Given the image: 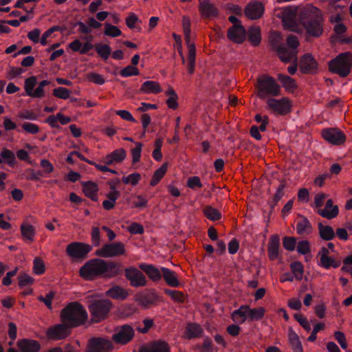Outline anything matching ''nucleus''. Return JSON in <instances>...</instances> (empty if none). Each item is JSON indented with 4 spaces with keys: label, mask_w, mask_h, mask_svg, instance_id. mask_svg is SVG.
Masks as SVG:
<instances>
[{
    "label": "nucleus",
    "mask_w": 352,
    "mask_h": 352,
    "mask_svg": "<svg viewBox=\"0 0 352 352\" xmlns=\"http://www.w3.org/2000/svg\"><path fill=\"white\" fill-rule=\"evenodd\" d=\"M276 15L284 28L292 32L301 33L305 30L308 35L314 37L320 36L323 32L322 12L311 4L285 7L278 10Z\"/></svg>",
    "instance_id": "f257e3e1"
},
{
    "label": "nucleus",
    "mask_w": 352,
    "mask_h": 352,
    "mask_svg": "<svg viewBox=\"0 0 352 352\" xmlns=\"http://www.w3.org/2000/svg\"><path fill=\"white\" fill-rule=\"evenodd\" d=\"M121 272V265L118 263L94 258L82 266L79 274L82 278L91 280L99 276L111 278L119 275Z\"/></svg>",
    "instance_id": "f03ea898"
},
{
    "label": "nucleus",
    "mask_w": 352,
    "mask_h": 352,
    "mask_svg": "<svg viewBox=\"0 0 352 352\" xmlns=\"http://www.w3.org/2000/svg\"><path fill=\"white\" fill-rule=\"evenodd\" d=\"M60 318L70 327H78L86 322L87 313L80 304L72 302L61 311Z\"/></svg>",
    "instance_id": "7ed1b4c3"
},
{
    "label": "nucleus",
    "mask_w": 352,
    "mask_h": 352,
    "mask_svg": "<svg viewBox=\"0 0 352 352\" xmlns=\"http://www.w3.org/2000/svg\"><path fill=\"white\" fill-rule=\"evenodd\" d=\"M265 313L263 307L251 308L249 305H241L231 314L232 320L237 324H243L245 322L258 321L261 320Z\"/></svg>",
    "instance_id": "20e7f679"
},
{
    "label": "nucleus",
    "mask_w": 352,
    "mask_h": 352,
    "mask_svg": "<svg viewBox=\"0 0 352 352\" xmlns=\"http://www.w3.org/2000/svg\"><path fill=\"white\" fill-rule=\"evenodd\" d=\"M352 67V54L344 52L339 54L329 63V70L341 77L347 76Z\"/></svg>",
    "instance_id": "39448f33"
},
{
    "label": "nucleus",
    "mask_w": 352,
    "mask_h": 352,
    "mask_svg": "<svg viewBox=\"0 0 352 352\" xmlns=\"http://www.w3.org/2000/svg\"><path fill=\"white\" fill-rule=\"evenodd\" d=\"M258 96L261 98H265L271 95L276 96L280 93V86L275 80L269 76H260L257 80Z\"/></svg>",
    "instance_id": "423d86ee"
},
{
    "label": "nucleus",
    "mask_w": 352,
    "mask_h": 352,
    "mask_svg": "<svg viewBox=\"0 0 352 352\" xmlns=\"http://www.w3.org/2000/svg\"><path fill=\"white\" fill-rule=\"evenodd\" d=\"M37 80L36 76H33L28 78L24 82V89L28 96L35 98H42L45 95L44 87L49 85L50 82L46 80H42L38 83V87L34 89Z\"/></svg>",
    "instance_id": "0eeeda50"
},
{
    "label": "nucleus",
    "mask_w": 352,
    "mask_h": 352,
    "mask_svg": "<svg viewBox=\"0 0 352 352\" xmlns=\"http://www.w3.org/2000/svg\"><path fill=\"white\" fill-rule=\"evenodd\" d=\"M111 307V303L108 300H100L93 302L89 306V310L91 314V320L94 322H98L104 320Z\"/></svg>",
    "instance_id": "6e6552de"
},
{
    "label": "nucleus",
    "mask_w": 352,
    "mask_h": 352,
    "mask_svg": "<svg viewBox=\"0 0 352 352\" xmlns=\"http://www.w3.org/2000/svg\"><path fill=\"white\" fill-rule=\"evenodd\" d=\"M125 253V245L122 242L106 243L96 252L97 256L104 258L116 257L124 255Z\"/></svg>",
    "instance_id": "1a4fd4ad"
},
{
    "label": "nucleus",
    "mask_w": 352,
    "mask_h": 352,
    "mask_svg": "<svg viewBox=\"0 0 352 352\" xmlns=\"http://www.w3.org/2000/svg\"><path fill=\"white\" fill-rule=\"evenodd\" d=\"M268 109L278 115H286L292 110V101L286 97L280 99L270 98L267 100Z\"/></svg>",
    "instance_id": "9d476101"
},
{
    "label": "nucleus",
    "mask_w": 352,
    "mask_h": 352,
    "mask_svg": "<svg viewBox=\"0 0 352 352\" xmlns=\"http://www.w3.org/2000/svg\"><path fill=\"white\" fill-rule=\"evenodd\" d=\"M124 275L130 285L134 287H144L146 279L143 273L135 267L125 268Z\"/></svg>",
    "instance_id": "9b49d317"
},
{
    "label": "nucleus",
    "mask_w": 352,
    "mask_h": 352,
    "mask_svg": "<svg viewBox=\"0 0 352 352\" xmlns=\"http://www.w3.org/2000/svg\"><path fill=\"white\" fill-rule=\"evenodd\" d=\"M298 67L302 74H314L318 72V63L311 54L307 53L300 57Z\"/></svg>",
    "instance_id": "f8f14e48"
},
{
    "label": "nucleus",
    "mask_w": 352,
    "mask_h": 352,
    "mask_svg": "<svg viewBox=\"0 0 352 352\" xmlns=\"http://www.w3.org/2000/svg\"><path fill=\"white\" fill-rule=\"evenodd\" d=\"M90 250L91 247L89 245L80 242L71 243L66 248L67 255L72 259L82 258Z\"/></svg>",
    "instance_id": "ddd939ff"
},
{
    "label": "nucleus",
    "mask_w": 352,
    "mask_h": 352,
    "mask_svg": "<svg viewBox=\"0 0 352 352\" xmlns=\"http://www.w3.org/2000/svg\"><path fill=\"white\" fill-rule=\"evenodd\" d=\"M134 333V330L131 326L127 324L122 325L118 327L115 329L112 339L118 344H125L132 340Z\"/></svg>",
    "instance_id": "4468645a"
},
{
    "label": "nucleus",
    "mask_w": 352,
    "mask_h": 352,
    "mask_svg": "<svg viewBox=\"0 0 352 352\" xmlns=\"http://www.w3.org/2000/svg\"><path fill=\"white\" fill-rule=\"evenodd\" d=\"M199 11L201 18L204 19H212L217 17L219 10L217 7L210 0H200Z\"/></svg>",
    "instance_id": "2eb2a0df"
},
{
    "label": "nucleus",
    "mask_w": 352,
    "mask_h": 352,
    "mask_svg": "<svg viewBox=\"0 0 352 352\" xmlns=\"http://www.w3.org/2000/svg\"><path fill=\"white\" fill-rule=\"evenodd\" d=\"M321 134L322 138L331 144L340 145L346 140L344 134L338 129H325L322 130Z\"/></svg>",
    "instance_id": "dca6fc26"
},
{
    "label": "nucleus",
    "mask_w": 352,
    "mask_h": 352,
    "mask_svg": "<svg viewBox=\"0 0 352 352\" xmlns=\"http://www.w3.org/2000/svg\"><path fill=\"white\" fill-rule=\"evenodd\" d=\"M112 347V343L109 340L95 338L89 342L88 352H109Z\"/></svg>",
    "instance_id": "f3484780"
},
{
    "label": "nucleus",
    "mask_w": 352,
    "mask_h": 352,
    "mask_svg": "<svg viewBox=\"0 0 352 352\" xmlns=\"http://www.w3.org/2000/svg\"><path fill=\"white\" fill-rule=\"evenodd\" d=\"M69 327L65 323L54 325L47 329L46 336L54 340L64 339L69 335Z\"/></svg>",
    "instance_id": "a211bd4d"
},
{
    "label": "nucleus",
    "mask_w": 352,
    "mask_h": 352,
    "mask_svg": "<svg viewBox=\"0 0 352 352\" xmlns=\"http://www.w3.org/2000/svg\"><path fill=\"white\" fill-rule=\"evenodd\" d=\"M264 12V6L258 1H252L247 5L245 9V16L252 20L259 19Z\"/></svg>",
    "instance_id": "6ab92c4d"
},
{
    "label": "nucleus",
    "mask_w": 352,
    "mask_h": 352,
    "mask_svg": "<svg viewBox=\"0 0 352 352\" xmlns=\"http://www.w3.org/2000/svg\"><path fill=\"white\" fill-rule=\"evenodd\" d=\"M126 157V152L124 148H118L107 154L102 162L107 165H113L122 163Z\"/></svg>",
    "instance_id": "aec40b11"
},
{
    "label": "nucleus",
    "mask_w": 352,
    "mask_h": 352,
    "mask_svg": "<svg viewBox=\"0 0 352 352\" xmlns=\"http://www.w3.org/2000/svg\"><path fill=\"white\" fill-rule=\"evenodd\" d=\"M228 37L230 41L236 43H241L246 38L245 30L241 25L236 24L229 28L228 31Z\"/></svg>",
    "instance_id": "412c9836"
},
{
    "label": "nucleus",
    "mask_w": 352,
    "mask_h": 352,
    "mask_svg": "<svg viewBox=\"0 0 352 352\" xmlns=\"http://www.w3.org/2000/svg\"><path fill=\"white\" fill-rule=\"evenodd\" d=\"M318 256L320 257L319 265L325 269H329L331 267L336 268L340 265L334 257L330 256V254H329V252L325 248L320 249L318 252Z\"/></svg>",
    "instance_id": "4be33fe9"
},
{
    "label": "nucleus",
    "mask_w": 352,
    "mask_h": 352,
    "mask_svg": "<svg viewBox=\"0 0 352 352\" xmlns=\"http://www.w3.org/2000/svg\"><path fill=\"white\" fill-rule=\"evenodd\" d=\"M19 352H38L41 345L37 340L24 338L17 342Z\"/></svg>",
    "instance_id": "5701e85b"
},
{
    "label": "nucleus",
    "mask_w": 352,
    "mask_h": 352,
    "mask_svg": "<svg viewBox=\"0 0 352 352\" xmlns=\"http://www.w3.org/2000/svg\"><path fill=\"white\" fill-rule=\"evenodd\" d=\"M277 53L279 58L284 63H296L297 60L298 51L287 49L285 47L280 46L277 48Z\"/></svg>",
    "instance_id": "b1692460"
},
{
    "label": "nucleus",
    "mask_w": 352,
    "mask_h": 352,
    "mask_svg": "<svg viewBox=\"0 0 352 352\" xmlns=\"http://www.w3.org/2000/svg\"><path fill=\"white\" fill-rule=\"evenodd\" d=\"M68 47L73 52H78L80 54H85L89 50H92L94 45L91 43L87 41L82 43L80 40L75 39L68 45Z\"/></svg>",
    "instance_id": "393cba45"
},
{
    "label": "nucleus",
    "mask_w": 352,
    "mask_h": 352,
    "mask_svg": "<svg viewBox=\"0 0 352 352\" xmlns=\"http://www.w3.org/2000/svg\"><path fill=\"white\" fill-rule=\"evenodd\" d=\"M318 213L322 217L331 219L338 215V207L333 204L331 199H329L326 203L324 208L318 209Z\"/></svg>",
    "instance_id": "a878e982"
},
{
    "label": "nucleus",
    "mask_w": 352,
    "mask_h": 352,
    "mask_svg": "<svg viewBox=\"0 0 352 352\" xmlns=\"http://www.w3.org/2000/svg\"><path fill=\"white\" fill-rule=\"evenodd\" d=\"M280 248V239L278 235H272L268 243V256L270 260H275L278 258Z\"/></svg>",
    "instance_id": "bb28decb"
},
{
    "label": "nucleus",
    "mask_w": 352,
    "mask_h": 352,
    "mask_svg": "<svg viewBox=\"0 0 352 352\" xmlns=\"http://www.w3.org/2000/svg\"><path fill=\"white\" fill-rule=\"evenodd\" d=\"M139 267L153 281H158L162 278V272L161 269L159 270L153 265L141 263L139 265Z\"/></svg>",
    "instance_id": "cd10ccee"
},
{
    "label": "nucleus",
    "mask_w": 352,
    "mask_h": 352,
    "mask_svg": "<svg viewBox=\"0 0 352 352\" xmlns=\"http://www.w3.org/2000/svg\"><path fill=\"white\" fill-rule=\"evenodd\" d=\"M20 230L22 237L25 242L31 243L34 241L36 230L33 226L27 221H24L21 225Z\"/></svg>",
    "instance_id": "c85d7f7f"
},
{
    "label": "nucleus",
    "mask_w": 352,
    "mask_h": 352,
    "mask_svg": "<svg viewBox=\"0 0 352 352\" xmlns=\"http://www.w3.org/2000/svg\"><path fill=\"white\" fill-rule=\"evenodd\" d=\"M140 91L143 94H157L162 92V89L158 82L153 80H147L142 83Z\"/></svg>",
    "instance_id": "c756f323"
},
{
    "label": "nucleus",
    "mask_w": 352,
    "mask_h": 352,
    "mask_svg": "<svg viewBox=\"0 0 352 352\" xmlns=\"http://www.w3.org/2000/svg\"><path fill=\"white\" fill-rule=\"evenodd\" d=\"M277 78L286 91L294 93L296 90L298 85L294 78L280 74L278 75Z\"/></svg>",
    "instance_id": "7c9ffc66"
},
{
    "label": "nucleus",
    "mask_w": 352,
    "mask_h": 352,
    "mask_svg": "<svg viewBox=\"0 0 352 352\" xmlns=\"http://www.w3.org/2000/svg\"><path fill=\"white\" fill-rule=\"evenodd\" d=\"M71 122V118L69 116H65L61 113H58L55 116H50L46 122L49 124L52 127L56 128L60 124H67Z\"/></svg>",
    "instance_id": "2f4dec72"
},
{
    "label": "nucleus",
    "mask_w": 352,
    "mask_h": 352,
    "mask_svg": "<svg viewBox=\"0 0 352 352\" xmlns=\"http://www.w3.org/2000/svg\"><path fill=\"white\" fill-rule=\"evenodd\" d=\"M161 270L164 279L168 285L174 287L179 286V281L175 272L163 267H161Z\"/></svg>",
    "instance_id": "473e14b6"
},
{
    "label": "nucleus",
    "mask_w": 352,
    "mask_h": 352,
    "mask_svg": "<svg viewBox=\"0 0 352 352\" xmlns=\"http://www.w3.org/2000/svg\"><path fill=\"white\" fill-rule=\"evenodd\" d=\"M106 294L112 298L122 300L127 298L129 292L126 289L116 285L107 291Z\"/></svg>",
    "instance_id": "72a5a7b5"
},
{
    "label": "nucleus",
    "mask_w": 352,
    "mask_h": 352,
    "mask_svg": "<svg viewBox=\"0 0 352 352\" xmlns=\"http://www.w3.org/2000/svg\"><path fill=\"white\" fill-rule=\"evenodd\" d=\"M85 195L93 201L98 200V187L96 183L92 182H85L82 185Z\"/></svg>",
    "instance_id": "f704fd0d"
},
{
    "label": "nucleus",
    "mask_w": 352,
    "mask_h": 352,
    "mask_svg": "<svg viewBox=\"0 0 352 352\" xmlns=\"http://www.w3.org/2000/svg\"><path fill=\"white\" fill-rule=\"evenodd\" d=\"M140 352H169V346L165 342L159 341L142 349Z\"/></svg>",
    "instance_id": "c9c22d12"
},
{
    "label": "nucleus",
    "mask_w": 352,
    "mask_h": 352,
    "mask_svg": "<svg viewBox=\"0 0 352 352\" xmlns=\"http://www.w3.org/2000/svg\"><path fill=\"white\" fill-rule=\"evenodd\" d=\"M131 208L143 209L148 206V199L142 195H133L131 198Z\"/></svg>",
    "instance_id": "e433bc0d"
},
{
    "label": "nucleus",
    "mask_w": 352,
    "mask_h": 352,
    "mask_svg": "<svg viewBox=\"0 0 352 352\" xmlns=\"http://www.w3.org/2000/svg\"><path fill=\"white\" fill-rule=\"evenodd\" d=\"M165 94L168 96L166 104L169 109H176L178 107V96L172 87H169Z\"/></svg>",
    "instance_id": "4c0bfd02"
},
{
    "label": "nucleus",
    "mask_w": 352,
    "mask_h": 352,
    "mask_svg": "<svg viewBox=\"0 0 352 352\" xmlns=\"http://www.w3.org/2000/svg\"><path fill=\"white\" fill-rule=\"evenodd\" d=\"M167 170H168V164L167 163L163 164L158 169H157L155 171V173L150 181V185L151 186H156L160 182V180L164 177Z\"/></svg>",
    "instance_id": "58836bf2"
},
{
    "label": "nucleus",
    "mask_w": 352,
    "mask_h": 352,
    "mask_svg": "<svg viewBox=\"0 0 352 352\" xmlns=\"http://www.w3.org/2000/svg\"><path fill=\"white\" fill-rule=\"evenodd\" d=\"M249 41L253 45H258L261 41V29L259 27H251L248 32Z\"/></svg>",
    "instance_id": "ea45409f"
},
{
    "label": "nucleus",
    "mask_w": 352,
    "mask_h": 352,
    "mask_svg": "<svg viewBox=\"0 0 352 352\" xmlns=\"http://www.w3.org/2000/svg\"><path fill=\"white\" fill-rule=\"evenodd\" d=\"M311 226L306 218H301L296 224V232L300 235L309 234L311 232Z\"/></svg>",
    "instance_id": "a19ab883"
},
{
    "label": "nucleus",
    "mask_w": 352,
    "mask_h": 352,
    "mask_svg": "<svg viewBox=\"0 0 352 352\" xmlns=\"http://www.w3.org/2000/svg\"><path fill=\"white\" fill-rule=\"evenodd\" d=\"M289 340L294 352H303L302 346L298 335L292 329L289 331Z\"/></svg>",
    "instance_id": "79ce46f5"
},
{
    "label": "nucleus",
    "mask_w": 352,
    "mask_h": 352,
    "mask_svg": "<svg viewBox=\"0 0 352 352\" xmlns=\"http://www.w3.org/2000/svg\"><path fill=\"white\" fill-rule=\"evenodd\" d=\"M318 229L320 236L324 240H331L335 236L333 229L329 226H324L322 223H319Z\"/></svg>",
    "instance_id": "37998d69"
},
{
    "label": "nucleus",
    "mask_w": 352,
    "mask_h": 352,
    "mask_svg": "<svg viewBox=\"0 0 352 352\" xmlns=\"http://www.w3.org/2000/svg\"><path fill=\"white\" fill-rule=\"evenodd\" d=\"M202 333L201 327L197 324H188L186 327V336L193 338L200 336Z\"/></svg>",
    "instance_id": "c03bdc74"
},
{
    "label": "nucleus",
    "mask_w": 352,
    "mask_h": 352,
    "mask_svg": "<svg viewBox=\"0 0 352 352\" xmlns=\"http://www.w3.org/2000/svg\"><path fill=\"white\" fill-rule=\"evenodd\" d=\"M1 157L10 166H14L16 164V157L14 152L8 148L2 149L1 152Z\"/></svg>",
    "instance_id": "a18cd8bd"
},
{
    "label": "nucleus",
    "mask_w": 352,
    "mask_h": 352,
    "mask_svg": "<svg viewBox=\"0 0 352 352\" xmlns=\"http://www.w3.org/2000/svg\"><path fill=\"white\" fill-rule=\"evenodd\" d=\"M290 268L292 271L294 276L297 280H302L304 274V267L300 262L296 261L291 264Z\"/></svg>",
    "instance_id": "49530a36"
},
{
    "label": "nucleus",
    "mask_w": 352,
    "mask_h": 352,
    "mask_svg": "<svg viewBox=\"0 0 352 352\" xmlns=\"http://www.w3.org/2000/svg\"><path fill=\"white\" fill-rule=\"evenodd\" d=\"M104 34L106 36L115 38L121 36L122 32L117 26L106 23H104Z\"/></svg>",
    "instance_id": "de8ad7c7"
},
{
    "label": "nucleus",
    "mask_w": 352,
    "mask_h": 352,
    "mask_svg": "<svg viewBox=\"0 0 352 352\" xmlns=\"http://www.w3.org/2000/svg\"><path fill=\"white\" fill-rule=\"evenodd\" d=\"M164 293L168 295L171 299L177 302H184L186 296L182 292L166 289Z\"/></svg>",
    "instance_id": "09e8293b"
},
{
    "label": "nucleus",
    "mask_w": 352,
    "mask_h": 352,
    "mask_svg": "<svg viewBox=\"0 0 352 352\" xmlns=\"http://www.w3.org/2000/svg\"><path fill=\"white\" fill-rule=\"evenodd\" d=\"M204 214L211 221H217L221 217V214L217 209L211 206H206L204 209Z\"/></svg>",
    "instance_id": "8fccbe9b"
},
{
    "label": "nucleus",
    "mask_w": 352,
    "mask_h": 352,
    "mask_svg": "<svg viewBox=\"0 0 352 352\" xmlns=\"http://www.w3.org/2000/svg\"><path fill=\"white\" fill-rule=\"evenodd\" d=\"M98 54L104 60H107L111 54V47L107 44H98L95 46Z\"/></svg>",
    "instance_id": "3c124183"
},
{
    "label": "nucleus",
    "mask_w": 352,
    "mask_h": 352,
    "mask_svg": "<svg viewBox=\"0 0 352 352\" xmlns=\"http://www.w3.org/2000/svg\"><path fill=\"white\" fill-rule=\"evenodd\" d=\"M33 272L36 275H41L45 272V265L43 261L39 258L36 257L33 261Z\"/></svg>",
    "instance_id": "603ef678"
},
{
    "label": "nucleus",
    "mask_w": 352,
    "mask_h": 352,
    "mask_svg": "<svg viewBox=\"0 0 352 352\" xmlns=\"http://www.w3.org/2000/svg\"><path fill=\"white\" fill-rule=\"evenodd\" d=\"M141 179V175L138 173H133L129 175L124 176L122 177V182L124 184H130L132 186H136Z\"/></svg>",
    "instance_id": "864d4df0"
},
{
    "label": "nucleus",
    "mask_w": 352,
    "mask_h": 352,
    "mask_svg": "<svg viewBox=\"0 0 352 352\" xmlns=\"http://www.w3.org/2000/svg\"><path fill=\"white\" fill-rule=\"evenodd\" d=\"M71 91L63 87H59L53 90V95L60 99L66 100L69 98Z\"/></svg>",
    "instance_id": "5fc2aeb1"
},
{
    "label": "nucleus",
    "mask_w": 352,
    "mask_h": 352,
    "mask_svg": "<svg viewBox=\"0 0 352 352\" xmlns=\"http://www.w3.org/2000/svg\"><path fill=\"white\" fill-rule=\"evenodd\" d=\"M140 72L138 69L133 65H129L123 68L120 72V74L124 78L138 76Z\"/></svg>",
    "instance_id": "6e6d98bb"
},
{
    "label": "nucleus",
    "mask_w": 352,
    "mask_h": 352,
    "mask_svg": "<svg viewBox=\"0 0 352 352\" xmlns=\"http://www.w3.org/2000/svg\"><path fill=\"white\" fill-rule=\"evenodd\" d=\"M184 39L188 51L196 50L194 43L195 36L192 34L191 30L184 31Z\"/></svg>",
    "instance_id": "4d7b16f0"
},
{
    "label": "nucleus",
    "mask_w": 352,
    "mask_h": 352,
    "mask_svg": "<svg viewBox=\"0 0 352 352\" xmlns=\"http://www.w3.org/2000/svg\"><path fill=\"white\" fill-rule=\"evenodd\" d=\"M195 57H196V50L188 51L187 68L188 70V73L190 74H193L195 72Z\"/></svg>",
    "instance_id": "13d9d810"
},
{
    "label": "nucleus",
    "mask_w": 352,
    "mask_h": 352,
    "mask_svg": "<svg viewBox=\"0 0 352 352\" xmlns=\"http://www.w3.org/2000/svg\"><path fill=\"white\" fill-rule=\"evenodd\" d=\"M135 147L131 150L132 156V162L135 164L138 162L141 157L142 144L140 142H135Z\"/></svg>",
    "instance_id": "bf43d9fd"
},
{
    "label": "nucleus",
    "mask_w": 352,
    "mask_h": 352,
    "mask_svg": "<svg viewBox=\"0 0 352 352\" xmlns=\"http://www.w3.org/2000/svg\"><path fill=\"white\" fill-rule=\"evenodd\" d=\"M59 27L58 26H53L52 28H50V29H48L47 30H46L42 35L41 38V40H40V43L41 44L43 45V46H45L49 41L48 39L52 37V34L56 32V31H58L59 30Z\"/></svg>",
    "instance_id": "052dcab7"
},
{
    "label": "nucleus",
    "mask_w": 352,
    "mask_h": 352,
    "mask_svg": "<svg viewBox=\"0 0 352 352\" xmlns=\"http://www.w3.org/2000/svg\"><path fill=\"white\" fill-rule=\"evenodd\" d=\"M297 251L299 254L306 255L310 252V243L308 241H300L296 244Z\"/></svg>",
    "instance_id": "680f3d73"
},
{
    "label": "nucleus",
    "mask_w": 352,
    "mask_h": 352,
    "mask_svg": "<svg viewBox=\"0 0 352 352\" xmlns=\"http://www.w3.org/2000/svg\"><path fill=\"white\" fill-rule=\"evenodd\" d=\"M283 245L285 250L293 251L296 247V241L294 237L285 236L283 240Z\"/></svg>",
    "instance_id": "e2e57ef3"
},
{
    "label": "nucleus",
    "mask_w": 352,
    "mask_h": 352,
    "mask_svg": "<svg viewBox=\"0 0 352 352\" xmlns=\"http://www.w3.org/2000/svg\"><path fill=\"white\" fill-rule=\"evenodd\" d=\"M187 186L191 189L195 190L197 188H201L202 184L200 178L197 176L190 177L187 180Z\"/></svg>",
    "instance_id": "0e129e2a"
},
{
    "label": "nucleus",
    "mask_w": 352,
    "mask_h": 352,
    "mask_svg": "<svg viewBox=\"0 0 352 352\" xmlns=\"http://www.w3.org/2000/svg\"><path fill=\"white\" fill-rule=\"evenodd\" d=\"M22 129L28 133L36 134L39 132V126L32 122H25L23 124Z\"/></svg>",
    "instance_id": "69168bd1"
},
{
    "label": "nucleus",
    "mask_w": 352,
    "mask_h": 352,
    "mask_svg": "<svg viewBox=\"0 0 352 352\" xmlns=\"http://www.w3.org/2000/svg\"><path fill=\"white\" fill-rule=\"evenodd\" d=\"M34 280L30 275L24 274L19 276V285L21 287L33 284Z\"/></svg>",
    "instance_id": "338daca9"
},
{
    "label": "nucleus",
    "mask_w": 352,
    "mask_h": 352,
    "mask_svg": "<svg viewBox=\"0 0 352 352\" xmlns=\"http://www.w3.org/2000/svg\"><path fill=\"white\" fill-rule=\"evenodd\" d=\"M343 272H348L352 276V254L347 256L343 261V266L341 268Z\"/></svg>",
    "instance_id": "774afa93"
}]
</instances>
